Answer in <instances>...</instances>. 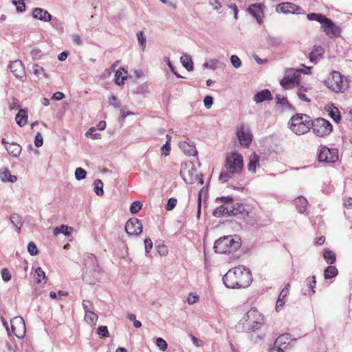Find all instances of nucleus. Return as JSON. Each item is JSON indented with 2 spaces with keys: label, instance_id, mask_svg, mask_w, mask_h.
Wrapping results in <instances>:
<instances>
[{
  "label": "nucleus",
  "instance_id": "nucleus-28",
  "mask_svg": "<svg viewBox=\"0 0 352 352\" xmlns=\"http://www.w3.org/2000/svg\"><path fill=\"white\" fill-rule=\"evenodd\" d=\"M229 210L230 207L228 206H226L224 205H221L213 210L212 214L216 217H220L224 215L230 216Z\"/></svg>",
  "mask_w": 352,
  "mask_h": 352
},
{
  "label": "nucleus",
  "instance_id": "nucleus-18",
  "mask_svg": "<svg viewBox=\"0 0 352 352\" xmlns=\"http://www.w3.org/2000/svg\"><path fill=\"white\" fill-rule=\"evenodd\" d=\"M32 16L34 18L44 22H48L52 19V16L47 10L40 8L34 9Z\"/></svg>",
  "mask_w": 352,
  "mask_h": 352
},
{
  "label": "nucleus",
  "instance_id": "nucleus-13",
  "mask_svg": "<svg viewBox=\"0 0 352 352\" xmlns=\"http://www.w3.org/2000/svg\"><path fill=\"white\" fill-rule=\"evenodd\" d=\"M125 230L129 235H138L142 232V224L140 219L132 218L127 221Z\"/></svg>",
  "mask_w": 352,
  "mask_h": 352
},
{
  "label": "nucleus",
  "instance_id": "nucleus-25",
  "mask_svg": "<svg viewBox=\"0 0 352 352\" xmlns=\"http://www.w3.org/2000/svg\"><path fill=\"white\" fill-rule=\"evenodd\" d=\"M17 124L23 126L28 121V111L26 109H20L15 118Z\"/></svg>",
  "mask_w": 352,
  "mask_h": 352
},
{
  "label": "nucleus",
  "instance_id": "nucleus-55",
  "mask_svg": "<svg viewBox=\"0 0 352 352\" xmlns=\"http://www.w3.org/2000/svg\"><path fill=\"white\" fill-rule=\"evenodd\" d=\"M109 104L113 106L116 109H120L121 107L120 101L118 100V98L115 96H111L109 98Z\"/></svg>",
  "mask_w": 352,
  "mask_h": 352
},
{
  "label": "nucleus",
  "instance_id": "nucleus-26",
  "mask_svg": "<svg viewBox=\"0 0 352 352\" xmlns=\"http://www.w3.org/2000/svg\"><path fill=\"white\" fill-rule=\"evenodd\" d=\"M127 72L121 68L118 69L115 74V81L118 85H122L124 84V80L126 79Z\"/></svg>",
  "mask_w": 352,
  "mask_h": 352
},
{
  "label": "nucleus",
  "instance_id": "nucleus-46",
  "mask_svg": "<svg viewBox=\"0 0 352 352\" xmlns=\"http://www.w3.org/2000/svg\"><path fill=\"white\" fill-rule=\"evenodd\" d=\"M34 74L39 77L41 76H43L45 77H47V75L45 72V69L43 67L38 65H34L33 67Z\"/></svg>",
  "mask_w": 352,
  "mask_h": 352
},
{
  "label": "nucleus",
  "instance_id": "nucleus-43",
  "mask_svg": "<svg viewBox=\"0 0 352 352\" xmlns=\"http://www.w3.org/2000/svg\"><path fill=\"white\" fill-rule=\"evenodd\" d=\"M12 3L16 6L18 12H23L25 11V4L23 0H12Z\"/></svg>",
  "mask_w": 352,
  "mask_h": 352
},
{
  "label": "nucleus",
  "instance_id": "nucleus-24",
  "mask_svg": "<svg viewBox=\"0 0 352 352\" xmlns=\"http://www.w3.org/2000/svg\"><path fill=\"white\" fill-rule=\"evenodd\" d=\"M0 178L3 182H16L17 177L10 174L8 168H5L0 170Z\"/></svg>",
  "mask_w": 352,
  "mask_h": 352
},
{
  "label": "nucleus",
  "instance_id": "nucleus-6",
  "mask_svg": "<svg viewBox=\"0 0 352 352\" xmlns=\"http://www.w3.org/2000/svg\"><path fill=\"white\" fill-rule=\"evenodd\" d=\"M225 167L232 174L241 172L243 167V159L241 154L232 153L227 156Z\"/></svg>",
  "mask_w": 352,
  "mask_h": 352
},
{
  "label": "nucleus",
  "instance_id": "nucleus-64",
  "mask_svg": "<svg viewBox=\"0 0 352 352\" xmlns=\"http://www.w3.org/2000/svg\"><path fill=\"white\" fill-rule=\"evenodd\" d=\"M231 175H232V173H230V172H228L227 170V172H223V173H221L220 175H219V180H221L222 182H226L229 180V179L231 177Z\"/></svg>",
  "mask_w": 352,
  "mask_h": 352
},
{
  "label": "nucleus",
  "instance_id": "nucleus-11",
  "mask_svg": "<svg viewBox=\"0 0 352 352\" xmlns=\"http://www.w3.org/2000/svg\"><path fill=\"white\" fill-rule=\"evenodd\" d=\"M322 31L330 38L338 37L340 35L341 29L333 23L329 18H326L321 25Z\"/></svg>",
  "mask_w": 352,
  "mask_h": 352
},
{
  "label": "nucleus",
  "instance_id": "nucleus-5",
  "mask_svg": "<svg viewBox=\"0 0 352 352\" xmlns=\"http://www.w3.org/2000/svg\"><path fill=\"white\" fill-rule=\"evenodd\" d=\"M339 72H333L331 77L325 80L327 87L335 93L344 92L348 88V82Z\"/></svg>",
  "mask_w": 352,
  "mask_h": 352
},
{
  "label": "nucleus",
  "instance_id": "nucleus-29",
  "mask_svg": "<svg viewBox=\"0 0 352 352\" xmlns=\"http://www.w3.org/2000/svg\"><path fill=\"white\" fill-rule=\"evenodd\" d=\"M258 165V157L255 154H252L249 157V163H248V170L252 173H255L256 170V166Z\"/></svg>",
  "mask_w": 352,
  "mask_h": 352
},
{
  "label": "nucleus",
  "instance_id": "nucleus-40",
  "mask_svg": "<svg viewBox=\"0 0 352 352\" xmlns=\"http://www.w3.org/2000/svg\"><path fill=\"white\" fill-rule=\"evenodd\" d=\"M267 43L272 47H276L281 44L282 39L279 36H268Z\"/></svg>",
  "mask_w": 352,
  "mask_h": 352
},
{
  "label": "nucleus",
  "instance_id": "nucleus-17",
  "mask_svg": "<svg viewBox=\"0 0 352 352\" xmlns=\"http://www.w3.org/2000/svg\"><path fill=\"white\" fill-rule=\"evenodd\" d=\"M179 146L186 155L195 156L197 154V151L193 142L182 141L179 142Z\"/></svg>",
  "mask_w": 352,
  "mask_h": 352
},
{
  "label": "nucleus",
  "instance_id": "nucleus-9",
  "mask_svg": "<svg viewBox=\"0 0 352 352\" xmlns=\"http://www.w3.org/2000/svg\"><path fill=\"white\" fill-rule=\"evenodd\" d=\"M313 131L319 137L327 135L332 131L331 124L327 120L319 118L312 124Z\"/></svg>",
  "mask_w": 352,
  "mask_h": 352
},
{
  "label": "nucleus",
  "instance_id": "nucleus-62",
  "mask_svg": "<svg viewBox=\"0 0 352 352\" xmlns=\"http://www.w3.org/2000/svg\"><path fill=\"white\" fill-rule=\"evenodd\" d=\"M82 307L85 311V314L93 311L92 310V304L89 300H84L82 301Z\"/></svg>",
  "mask_w": 352,
  "mask_h": 352
},
{
  "label": "nucleus",
  "instance_id": "nucleus-30",
  "mask_svg": "<svg viewBox=\"0 0 352 352\" xmlns=\"http://www.w3.org/2000/svg\"><path fill=\"white\" fill-rule=\"evenodd\" d=\"M72 228H69L67 226L62 225L59 227H56L54 229L53 233L54 236H57L60 234H63L65 236H69L71 234Z\"/></svg>",
  "mask_w": 352,
  "mask_h": 352
},
{
  "label": "nucleus",
  "instance_id": "nucleus-20",
  "mask_svg": "<svg viewBox=\"0 0 352 352\" xmlns=\"http://www.w3.org/2000/svg\"><path fill=\"white\" fill-rule=\"evenodd\" d=\"M261 7V4L254 3L250 5L248 8V12L256 19L259 24L262 23L263 10Z\"/></svg>",
  "mask_w": 352,
  "mask_h": 352
},
{
  "label": "nucleus",
  "instance_id": "nucleus-7",
  "mask_svg": "<svg viewBox=\"0 0 352 352\" xmlns=\"http://www.w3.org/2000/svg\"><path fill=\"white\" fill-rule=\"evenodd\" d=\"M301 70L288 68L285 70L284 78L280 80V85L284 89H291L300 82Z\"/></svg>",
  "mask_w": 352,
  "mask_h": 352
},
{
  "label": "nucleus",
  "instance_id": "nucleus-10",
  "mask_svg": "<svg viewBox=\"0 0 352 352\" xmlns=\"http://www.w3.org/2000/svg\"><path fill=\"white\" fill-rule=\"evenodd\" d=\"M338 160V151L336 148H329L327 146L321 147L318 160L320 162L333 163Z\"/></svg>",
  "mask_w": 352,
  "mask_h": 352
},
{
  "label": "nucleus",
  "instance_id": "nucleus-4",
  "mask_svg": "<svg viewBox=\"0 0 352 352\" xmlns=\"http://www.w3.org/2000/svg\"><path fill=\"white\" fill-rule=\"evenodd\" d=\"M289 124L294 133L302 135L309 130V117L305 114H296L292 117Z\"/></svg>",
  "mask_w": 352,
  "mask_h": 352
},
{
  "label": "nucleus",
  "instance_id": "nucleus-12",
  "mask_svg": "<svg viewBox=\"0 0 352 352\" xmlns=\"http://www.w3.org/2000/svg\"><path fill=\"white\" fill-rule=\"evenodd\" d=\"M236 136L241 146L249 147L252 141V135L244 126H240L236 131Z\"/></svg>",
  "mask_w": 352,
  "mask_h": 352
},
{
  "label": "nucleus",
  "instance_id": "nucleus-16",
  "mask_svg": "<svg viewBox=\"0 0 352 352\" xmlns=\"http://www.w3.org/2000/svg\"><path fill=\"white\" fill-rule=\"evenodd\" d=\"M243 318L245 319L250 320L252 321H256L258 324L265 323L264 316L261 314L256 309L251 308L244 316Z\"/></svg>",
  "mask_w": 352,
  "mask_h": 352
},
{
  "label": "nucleus",
  "instance_id": "nucleus-34",
  "mask_svg": "<svg viewBox=\"0 0 352 352\" xmlns=\"http://www.w3.org/2000/svg\"><path fill=\"white\" fill-rule=\"evenodd\" d=\"M10 221L13 226L15 228V230L19 232L22 226V221L21 217L16 214H13L10 216Z\"/></svg>",
  "mask_w": 352,
  "mask_h": 352
},
{
  "label": "nucleus",
  "instance_id": "nucleus-8",
  "mask_svg": "<svg viewBox=\"0 0 352 352\" xmlns=\"http://www.w3.org/2000/svg\"><path fill=\"white\" fill-rule=\"evenodd\" d=\"M180 175L186 184H193L198 179L197 170L191 162H187L182 164Z\"/></svg>",
  "mask_w": 352,
  "mask_h": 352
},
{
  "label": "nucleus",
  "instance_id": "nucleus-3",
  "mask_svg": "<svg viewBox=\"0 0 352 352\" xmlns=\"http://www.w3.org/2000/svg\"><path fill=\"white\" fill-rule=\"evenodd\" d=\"M263 324H258L256 321L245 319L242 318L238 323L236 327L239 331H242L247 333H251V340L254 343H258L262 341L265 337V333H258L254 336V333L259 331L262 327Z\"/></svg>",
  "mask_w": 352,
  "mask_h": 352
},
{
  "label": "nucleus",
  "instance_id": "nucleus-15",
  "mask_svg": "<svg viewBox=\"0 0 352 352\" xmlns=\"http://www.w3.org/2000/svg\"><path fill=\"white\" fill-rule=\"evenodd\" d=\"M9 67L10 69L11 72L13 75L21 80H23L25 77V70L23 64L19 60H16L10 63Z\"/></svg>",
  "mask_w": 352,
  "mask_h": 352
},
{
  "label": "nucleus",
  "instance_id": "nucleus-31",
  "mask_svg": "<svg viewBox=\"0 0 352 352\" xmlns=\"http://www.w3.org/2000/svg\"><path fill=\"white\" fill-rule=\"evenodd\" d=\"M180 61L184 67L188 71L190 72L193 70V63L190 56L188 55H184L180 58Z\"/></svg>",
  "mask_w": 352,
  "mask_h": 352
},
{
  "label": "nucleus",
  "instance_id": "nucleus-22",
  "mask_svg": "<svg viewBox=\"0 0 352 352\" xmlns=\"http://www.w3.org/2000/svg\"><path fill=\"white\" fill-rule=\"evenodd\" d=\"M296 6L294 3L289 2H284L277 6L276 11L278 12H283L285 14H294L296 10Z\"/></svg>",
  "mask_w": 352,
  "mask_h": 352
},
{
  "label": "nucleus",
  "instance_id": "nucleus-60",
  "mask_svg": "<svg viewBox=\"0 0 352 352\" xmlns=\"http://www.w3.org/2000/svg\"><path fill=\"white\" fill-rule=\"evenodd\" d=\"M204 103L207 109H210L213 104V98L210 96H206L204 99Z\"/></svg>",
  "mask_w": 352,
  "mask_h": 352
},
{
  "label": "nucleus",
  "instance_id": "nucleus-48",
  "mask_svg": "<svg viewBox=\"0 0 352 352\" xmlns=\"http://www.w3.org/2000/svg\"><path fill=\"white\" fill-rule=\"evenodd\" d=\"M87 172L82 168H77L75 170V177L77 180H81L86 177Z\"/></svg>",
  "mask_w": 352,
  "mask_h": 352
},
{
  "label": "nucleus",
  "instance_id": "nucleus-54",
  "mask_svg": "<svg viewBox=\"0 0 352 352\" xmlns=\"http://www.w3.org/2000/svg\"><path fill=\"white\" fill-rule=\"evenodd\" d=\"M98 334L103 338H107L109 336V330L107 326H100L98 328Z\"/></svg>",
  "mask_w": 352,
  "mask_h": 352
},
{
  "label": "nucleus",
  "instance_id": "nucleus-36",
  "mask_svg": "<svg viewBox=\"0 0 352 352\" xmlns=\"http://www.w3.org/2000/svg\"><path fill=\"white\" fill-rule=\"evenodd\" d=\"M85 320L86 322L91 325H94L96 324L98 320V315L95 314L93 311L85 314Z\"/></svg>",
  "mask_w": 352,
  "mask_h": 352
},
{
  "label": "nucleus",
  "instance_id": "nucleus-45",
  "mask_svg": "<svg viewBox=\"0 0 352 352\" xmlns=\"http://www.w3.org/2000/svg\"><path fill=\"white\" fill-rule=\"evenodd\" d=\"M37 278H36V282L38 283H40L42 280H46L47 277L45 276V272L43 270L41 267H37L35 271Z\"/></svg>",
  "mask_w": 352,
  "mask_h": 352
},
{
  "label": "nucleus",
  "instance_id": "nucleus-23",
  "mask_svg": "<svg viewBox=\"0 0 352 352\" xmlns=\"http://www.w3.org/2000/svg\"><path fill=\"white\" fill-rule=\"evenodd\" d=\"M8 153L14 157H18L22 151V147L16 142H11L6 146Z\"/></svg>",
  "mask_w": 352,
  "mask_h": 352
},
{
  "label": "nucleus",
  "instance_id": "nucleus-38",
  "mask_svg": "<svg viewBox=\"0 0 352 352\" xmlns=\"http://www.w3.org/2000/svg\"><path fill=\"white\" fill-rule=\"evenodd\" d=\"M94 192L98 196H102L104 194L103 183L101 179H96L94 182Z\"/></svg>",
  "mask_w": 352,
  "mask_h": 352
},
{
  "label": "nucleus",
  "instance_id": "nucleus-32",
  "mask_svg": "<svg viewBox=\"0 0 352 352\" xmlns=\"http://www.w3.org/2000/svg\"><path fill=\"white\" fill-rule=\"evenodd\" d=\"M323 258L328 264L334 263L336 259L335 253L329 249H325L324 250Z\"/></svg>",
  "mask_w": 352,
  "mask_h": 352
},
{
  "label": "nucleus",
  "instance_id": "nucleus-2",
  "mask_svg": "<svg viewBox=\"0 0 352 352\" xmlns=\"http://www.w3.org/2000/svg\"><path fill=\"white\" fill-rule=\"evenodd\" d=\"M241 245L237 235H230L219 238L214 243V249L217 253L228 254L236 251Z\"/></svg>",
  "mask_w": 352,
  "mask_h": 352
},
{
  "label": "nucleus",
  "instance_id": "nucleus-56",
  "mask_svg": "<svg viewBox=\"0 0 352 352\" xmlns=\"http://www.w3.org/2000/svg\"><path fill=\"white\" fill-rule=\"evenodd\" d=\"M95 128L94 127H91L90 128L87 132H86V135L88 136H91V138L94 139V140H98V139H100V134L99 133H94L95 131Z\"/></svg>",
  "mask_w": 352,
  "mask_h": 352
},
{
  "label": "nucleus",
  "instance_id": "nucleus-27",
  "mask_svg": "<svg viewBox=\"0 0 352 352\" xmlns=\"http://www.w3.org/2000/svg\"><path fill=\"white\" fill-rule=\"evenodd\" d=\"M295 205L300 213H303L306 210L308 202L303 197H298L294 200Z\"/></svg>",
  "mask_w": 352,
  "mask_h": 352
},
{
  "label": "nucleus",
  "instance_id": "nucleus-44",
  "mask_svg": "<svg viewBox=\"0 0 352 352\" xmlns=\"http://www.w3.org/2000/svg\"><path fill=\"white\" fill-rule=\"evenodd\" d=\"M137 38L138 41L139 45L142 47V50L144 51L146 47V37L142 31H140L137 33Z\"/></svg>",
  "mask_w": 352,
  "mask_h": 352
},
{
  "label": "nucleus",
  "instance_id": "nucleus-37",
  "mask_svg": "<svg viewBox=\"0 0 352 352\" xmlns=\"http://www.w3.org/2000/svg\"><path fill=\"white\" fill-rule=\"evenodd\" d=\"M327 16L322 14L311 13L307 14V19L310 21H316L321 25L323 23Z\"/></svg>",
  "mask_w": 352,
  "mask_h": 352
},
{
  "label": "nucleus",
  "instance_id": "nucleus-19",
  "mask_svg": "<svg viewBox=\"0 0 352 352\" xmlns=\"http://www.w3.org/2000/svg\"><path fill=\"white\" fill-rule=\"evenodd\" d=\"M273 99L272 95L270 91L267 89H265L261 91L257 92L253 98L254 101L256 103H261L264 101H270Z\"/></svg>",
  "mask_w": 352,
  "mask_h": 352
},
{
  "label": "nucleus",
  "instance_id": "nucleus-14",
  "mask_svg": "<svg viewBox=\"0 0 352 352\" xmlns=\"http://www.w3.org/2000/svg\"><path fill=\"white\" fill-rule=\"evenodd\" d=\"M11 327L13 333L18 338L23 336L25 332L24 320L21 316H17L11 320Z\"/></svg>",
  "mask_w": 352,
  "mask_h": 352
},
{
  "label": "nucleus",
  "instance_id": "nucleus-50",
  "mask_svg": "<svg viewBox=\"0 0 352 352\" xmlns=\"http://www.w3.org/2000/svg\"><path fill=\"white\" fill-rule=\"evenodd\" d=\"M329 115L336 122H338L340 120V115L337 108H334L329 111Z\"/></svg>",
  "mask_w": 352,
  "mask_h": 352
},
{
  "label": "nucleus",
  "instance_id": "nucleus-61",
  "mask_svg": "<svg viewBox=\"0 0 352 352\" xmlns=\"http://www.w3.org/2000/svg\"><path fill=\"white\" fill-rule=\"evenodd\" d=\"M177 204V199L175 198H170L166 204V209L167 210H173Z\"/></svg>",
  "mask_w": 352,
  "mask_h": 352
},
{
  "label": "nucleus",
  "instance_id": "nucleus-47",
  "mask_svg": "<svg viewBox=\"0 0 352 352\" xmlns=\"http://www.w3.org/2000/svg\"><path fill=\"white\" fill-rule=\"evenodd\" d=\"M307 88L300 87L297 93V95L301 100L309 102H310V100L307 97V96L305 94V92L307 91Z\"/></svg>",
  "mask_w": 352,
  "mask_h": 352
},
{
  "label": "nucleus",
  "instance_id": "nucleus-39",
  "mask_svg": "<svg viewBox=\"0 0 352 352\" xmlns=\"http://www.w3.org/2000/svg\"><path fill=\"white\" fill-rule=\"evenodd\" d=\"M244 210V206L241 204H236L235 206L230 207V215L235 216L238 214H241Z\"/></svg>",
  "mask_w": 352,
  "mask_h": 352
},
{
  "label": "nucleus",
  "instance_id": "nucleus-51",
  "mask_svg": "<svg viewBox=\"0 0 352 352\" xmlns=\"http://www.w3.org/2000/svg\"><path fill=\"white\" fill-rule=\"evenodd\" d=\"M28 251L30 253V254L32 256H36L38 253L37 247L35 245V243L33 242H30L28 243Z\"/></svg>",
  "mask_w": 352,
  "mask_h": 352
},
{
  "label": "nucleus",
  "instance_id": "nucleus-49",
  "mask_svg": "<svg viewBox=\"0 0 352 352\" xmlns=\"http://www.w3.org/2000/svg\"><path fill=\"white\" fill-rule=\"evenodd\" d=\"M219 60L217 59L210 60L209 62H205L203 67L206 69H215L217 67Z\"/></svg>",
  "mask_w": 352,
  "mask_h": 352
},
{
  "label": "nucleus",
  "instance_id": "nucleus-53",
  "mask_svg": "<svg viewBox=\"0 0 352 352\" xmlns=\"http://www.w3.org/2000/svg\"><path fill=\"white\" fill-rule=\"evenodd\" d=\"M230 62L232 66L238 69L241 66V61L240 58L236 55H232L230 57Z\"/></svg>",
  "mask_w": 352,
  "mask_h": 352
},
{
  "label": "nucleus",
  "instance_id": "nucleus-42",
  "mask_svg": "<svg viewBox=\"0 0 352 352\" xmlns=\"http://www.w3.org/2000/svg\"><path fill=\"white\" fill-rule=\"evenodd\" d=\"M142 208V204L140 201H133L130 206V212L132 214L138 213Z\"/></svg>",
  "mask_w": 352,
  "mask_h": 352
},
{
  "label": "nucleus",
  "instance_id": "nucleus-41",
  "mask_svg": "<svg viewBox=\"0 0 352 352\" xmlns=\"http://www.w3.org/2000/svg\"><path fill=\"white\" fill-rule=\"evenodd\" d=\"M289 294V292H287V289H282L280 292L277 302H276V309L279 307H282L285 304L284 298Z\"/></svg>",
  "mask_w": 352,
  "mask_h": 352
},
{
  "label": "nucleus",
  "instance_id": "nucleus-35",
  "mask_svg": "<svg viewBox=\"0 0 352 352\" xmlns=\"http://www.w3.org/2000/svg\"><path fill=\"white\" fill-rule=\"evenodd\" d=\"M338 274V269L335 266L327 267L324 272V278L330 279L336 277Z\"/></svg>",
  "mask_w": 352,
  "mask_h": 352
},
{
  "label": "nucleus",
  "instance_id": "nucleus-58",
  "mask_svg": "<svg viewBox=\"0 0 352 352\" xmlns=\"http://www.w3.org/2000/svg\"><path fill=\"white\" fill-rule=\"evenodd\" d=\"M2 279L5 282H8L11 279V274L7 268H3L1 272Z\"/></svg>",
  "mask_w": 352,
  "mask_h": 352
},
{
  "label": "nucleus",
  "instance_id": "nucleus-57",
  "mask_svg": "<svg viewBox=\"0 0 352 352\" xmlns=\"http://www.w3.org/2000/svg\"><path fill=\"white\" fill-rule=\"evenodd\" d=\"M276 100L277 104H279L283 107H287L289 105L287 99L285 97H281L280 95L276 96Z\"/></svg>",
  "mask_w": 352,
  "mask_h": 352
},
{
  "label": "nucleus",
  "instance_id": "nucleus-63",
  "mask_svg": "<svg viewBox=\"0 0 352 352\" xmlns=\"http://www.w3.org/2000/svg\"><path fill=\"white\" fill-rule=\"evenodd\" d=\"M162 151H163V154L164 155V156H168L170 154V140H167L166 144H164L162 146Z\"/></svg>",
  "mask_w": 352,
  "mask_h": 352
},
{
  "label": "nucleus",
  "instance_id": "nucleus-33",
  "mask_svg": "<svg viewBox=\"0 0 352 352\" xmlns=\"http://www.w3.org/2000/svg\"><path fill=\"white\" fill-rule=\"evenodd\" d=\"M322 54V49L321 47L315 46L314 50L311 52L309 55V60L311 63H316V60L318 56H320Z\"/></svg>",
  "mask_w": 352,
  "mask_h": 352
},
{
  "label": "nucleus",
  "instance_id": "nucleus-59",
  "mask_svg": "<svg viewBox=\"0 0 352 352\" xmlns=\"http://www.w3.org/2000/svg\"><path fill=\"white\" fill-rule=\"evenodd\" d=\"M43 144V136L40 132H38L35 136L34 144L36 147H41Z\"/></svg>",
  "mask_w": 352,
  "mask_h": 352
},
{
  "label": "nucleus",
  "instance_id": "nucleus-1",
  "mask_svg": "<svg viewBox=\"0 0 352 352\" xmlns=\"http://www.w3.org/2000/svg\"><path fill=\"white\" fill-rule=\"evenodd\" d=\"M252 280L250 271L243 265L230 269L223 277L225 286L231 289L247 287Z\"/></svg>",
  "mask_w": 352,
  "mask_h": 352
},
{
  "label": "nucleus",
  "instance_id": "nucleus-21",
  "mask_svg": "<svg viewBox=\"0 0 352 352\" xmlns=\"http://www.w3.org/2000/svg\"><path fill=\"white\" fill-rule=\"evenodd\" d=\"M290 340L291 335L289 333H284L276 338L274 345L284 351L289 344Z\"/></svg>",
  "mask_w": 352,
  "mask_h": 352
},
{
  "label": "nucleus",
  "instance_id": "nucleus-52",
  "mask_svg": "<svg viewBox=\"0 0 352 352\" xmlns=\"http://www.w3.org/2000/svg\"><path fill=\"white\" fill-rule=\"evenodd\" d=\"M156 345L162 351H164L168 347L166 342L162 338H158L156 339Z\"/></svg>",
  "mask_w": 352,
  "mask_h": 352
}]
</instances>
